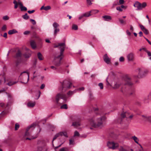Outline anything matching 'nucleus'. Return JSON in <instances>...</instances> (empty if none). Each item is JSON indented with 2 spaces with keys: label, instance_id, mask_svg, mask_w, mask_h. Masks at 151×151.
I'll return each instance as SVG.
<instances>
[{
  "label": "nucleus",
  "instance_id": "1",
  "mask_svg": "<svg viewBox=\"0 0 151 151\" xmlns=\"http://www.w3.org/2000/svg\"><path fill=\"white\" fill-rule=\"evenodd\" d=\"M54 47H59L60 49V53L59 54H57L55 55L54 60L55 65L56 66H59L61 64V61L63 57V52L65 47V42L60 43L58 45H54Z\"/></svg>",
  "mask_w": 151,
  "mask_h": 151
},
{
  "label": "nucleus",
  "instance_id": "2",
  "mask_svg": "<svg viewBox=\"0 0 151 151\" xmlns=\"http://www.w3.org/2000/svg\"><path fill=\"white\" fill-rule=\"evenodd\" d=\"M105 119V116H101L99 114H96L90 119L89 121L90 125L95 128H101L103 126V121Z\"/></svg>",
  "mask_w": 151,
  "mask_h": 151
},
{
  "label": "nucleus",
  "instance_id": "3",
  "mask_svg": "<svg viewBox=\"0 0 151 151\" xmlns=\"http://www.w3.org/2000/svg\"><path fill=\"white\" fill-rule=\"evenodd\" d=\"M35 124H32L31 126L28 127L26 129V131L25 133L24 136L27 137H30V138L27 137L26 138V139L31 140L32 139H34L37 137V134L39 133L41 131V129L39 128V131L37 135L35 136L32 135V132L35 127Z\"/></svg>",
  "mask_w": 151,
  "mask_h": 151
},
{
  "label": "nucleus",
  "instance_id": "4",
  "mask_svg": "<svg viewBox=\"0 0 151 151\" xmlns=\"http://www.w3.org/2000/svg\"><path fill=\"white\" fill-rule=\"evenodd\" d=\"M67 99V98L65 95L62 93H59L55 97V102L57 104L60 105L65 103Z\"/></svg>",
  "mask_w": 151,
  "mask_h": 151
},
{
  "label": "nucleus",
  "instance_id": "5",
  "mask_svg": "<svg viewBox=\"0 0 151 151\" xmlns=\"http://www.w3.org/2000/svg\"><path fill=\"white\" fill-rule=\"evenodd\" d=\"M137 72L138 73L137 75L135 77L138 78H142L145 77L148 73L149 71L146 69L142 71L141 69L139 68L137 69Z\"/></svg>",
  "mask_w": 151,
  "mask_h": 151
},
{
  "label": "nucleus",
  "instance_id": "6",
  "mask_svg": "<svg viewBox=\"0 0 151 151\" xmlns=\"http://www.w3.org/2000/svg\"><path fill=\"white\" fill-rule=\"evenodd\" d=\"M147 3L146 2L141 3L138 1L135 2L133 4L134 6L137 8V10H141L147 6Z\"/></svg>",
  "mask_w": 151,
  "mask_h": 151
},
{
  "label": "nucleus",
  "instance_id": "7",
  "mask_svg": "<svg viewBox=\"0 0 151 151\" xmlns=\"http://www.w3.org/2000/svg\"><path fill=\"white\" fill-rule=\"evenodd\" d=\"M107 145L109 148L115 149L119 146L117 143H115L114 142H109L107 143Z\"/></svg>",
  "mask_w": 151,
  "mask_h": 151
},
{
  "label": "nucleus",
  "instance_id": "8",
  "mask_svg": "<svg viewBox=\"0 0 151 151\" xmlns=\"http://www.w3.org/2000/svg\"><path fill=\"white\" fill-rule=\"evenodd\" d=\"M52 26L54 29V35H56L57 33L60 31V29L59 28V25L57 23L55 22L53 23Z\"/></svg>",
  "mask_w": 151,
  "mask_h": 151
},
{
  "label": "nucleus",
  "instance_id": "9",
  "mask_svg": "<svg viewBox=\"0 0 151 151\" xmlns=\"http://www.w3.org/2000/svg\"><path fill=\"white\" fill-rule=\"evenodd\" d=\"M124 81L125 82V84L129 86L132 84V83L131 81L130 78L128 76H126L124 78Z\"/></svg>",
  "mask_w": 151,
  "mask_h": 151
},
{
  "label": "nucleus",
  "instance_id": "10",
  "mask_svg": "<svg viewBox=\"0 0 151 151\" xmlns=\"http://www.w3.org/2000/svg\"><path fill=\"white\" fill-rule=\"evenodd\" d=\"M72 83L69 81H65L64 82L63 86L64 87H66L67 89L70 88L72 87Z\"/></svg>",
  "mask_w": 151,
  "mask_h": 151
},
{
  "label": "nucleus",
  "instance_id": "11",
  "mask_svg": "<svg viewBox=\"0 0 151 151\" xmlns=\"http://www.w3.org/2000/svg\"><path fill=\"white\" fill-rule=\"evenodd\" d=\"M25 76L26 77H27V81L25 82H22L23 83H27V82L29 79V73L27 71H24L22 73H21V76Z\"/></svg>",
  "mask_w": 151,
  "mask_h": 151
},
{
  "label": "nucleus",
  "instance_id": "12",
  "mask_svg": "<svg viewBox=\"0 0 151 151\" xmlns=\"http://www.w3.org/2000/svg\"><path fill=\"white\" fill-rule=\"evenodd\" d=\"M120 82L119 81H114L113 83V87L114 88H118L121 84Z\"/></svg>",
  "mask_w": 151,
  "mask_h": 151
},
{
  "label": "nucleus",
  "instance_id": "13",
  "mask_svg": "<svg viewBox=\"0 0 151 151\" xmlns=\"http://www.w3.org/2000/svg\"><path fill=\"white\" fill-rule=\"evenodd\" d=\"M93 11H96V12H98L99 11L97 10H92L88 12L84 13L83 14V16L85 17H88L91 15V12H93Z\"/></svg>",
  "mask_w": 151,
  "mask_h": 151
},
{
  "label": "nucleus",
  "instance_id": "14",
  "mask_svg": "<svg viewBox=\"0 0 151 151\" xmlns=\"http://www.w3.org/2000/svg\"><path fill=\"white\" fill-rule=\"evenodd\" d=\"M104 61L107 64H110L111 63V59L105 54L104 56Z\"/></svg>",
  "mask_w": 151,
  "mask_h": 151
},
{
  "label": "nucleus",
  "instance_id": "15",
  "mask_svg": "<svg viewBox=\"0 0 151 151\" xmlns=\"http://www.w3.org/2000/svg\"><path fill=\"white\" fill-rule=\"evenodd\" d=\"M103 19L105 21H109L112 19L111 16L109 15H105L102 17Z\"/></svg>",
  "mask_w": 151,
  "mask_h": 151
},
{
  "label": "nucleus",
  "instance_id": "16",
  "mask_svg": "<svg viewBox=\"0 0 151 151\" xmlns=\"http://www.w3.org/2000/svg\"><path fill=\"white\" fill-rule=\"evenodd\" d=\"M134 58V54L132 53H130L127 55V58L129 61H132Z\"/></svg>",
  "mask_w": 151,
  "mask_h": 151
},
{
  "label": "nucleus",
  "instance_id": "17",
  "mask_svg": "<svg viewBox=\"0 0 151 151\" xmlns=\"http://www.w3.org/2000/svg\"><path fill=\"white\" fill-rule=\"evenodd\" d=\"M35 102L30 101L27 104V106L29 107H33L35 105Z\"/></svg>",
  "mask_w": 151,
  "mask_h": 151
},
{
  "label": "nucleus",
  "instance_id": "18",
  "mask_svg": "<svg viewBox=\"0 0 151 151\" xmlns=\"http://www.w3.org/2000/svg\"><path fill=\"white\" fill-rule=\"evenodd\" d=\"M62 133L61 132H59V133L56 134L55 136L54 137H53L52 141V145L54 146V144H53V141L56 139L58 137H59L60 136H61V135Z\"/></svg>",
  "mask_w": 151,
  "mask_h": 151
},
{
  "label": "nucleus",
  "instance_id": "19",
  "mask_svg": "<svg viewBox=\"0 0 151 151\" xmlns=\"http://www.w3.org/2000/svg\"><path fill=\"white\" fill-rule=\"evenodd\" d=\"M142 117L144 118V119L145 121H148L151 123V116H146L142 115Z\"/></svg>",
  "mask_w": 151,
  "mask_h": 151
},
{
  "label": "nucleus",
  "instance_id": "20",
  "mask_svg": "<svg viewBox=\"0 0 151 151\" xmlns=\"http://www.w3.org/2000/svg\"><path fill=\"white\" fill-rule=\"evenodd\" d=\"M30 45L32 47L35 49L36 48V44L35 42L33 40H32L30 41Z\"/></svg>",
  "mask_w": 151,
  "mask_h": 151
},
{
  "label": "nucleus",
  "instance_id": "21",
  "mask_svg": "<svg viewBox=\"0 0 151 151\" xmlns=\"http://www.w3.org/2000/svg\"><path fill=\"white\" fill-rule=\"evenodd\" d=\"M37 57L40 60H42L44 59V57L40 52H38L37 53Z\"/></svg>",
  "mask_w": 151,
  "mask_h": 151
},
{
  "label": "nucleus",
  "instance_id": "22",
  "mask_svg": "<svg viewBox=\"0 0 151 151\" xmlns=\"http://www.w3.org/2000/svg\"><path fill=\"white\" fill-rule=\"evenodd\" d=\"M17 31L15 29H13L9 31L8 33L9 35H12L14 33H17Z\"/></svg>",
  "mask_w": 151,
  "mask_h": 151
},
{
  "label": "nucleus",
  "instance_id": "23",
  "mask_svg": "<svg viewBox=\"0 0 151 151\" xmlns=\"http://www.w3.org/2000/svg\"><path fill=\"white\" fill-rule=\"evenodd\" d=\"M126 113H123L121 114V119H119L118 120V122L119 123H121L122 121V119L124 118L126 116Z\"/></svg>",
  "mask_w": 151,
  "mask_h": 151
},
{
  "label": "nucleus",
  "instance_id": "24",
  "mask_svg": "<svg viewBox=\"0 0 151 151\" xmlns=\"http://www.w3.org/2000/svg\"><path fill=\"white\" fill-rule=\"evenodd\" d=\"M132 139L134 140V142L138 144H139V139L135 136H134L132 137Z\"/></svg>",
  "mask_w": 151,
  "mask_h": 151
},
{
  "label": "nucleus",
  "instance_id": "25",
  "mask_svg": "<svg viewBox=\"0 0 151 151\" xmlns=\"http://www.w3.org/2000/svg\"><path fill=\"white\" fill-rule=\"evenodd\" d=\"M81 125V124L79 122H74L72 124V126H74L76 128H78V126H80Z\"/></svg>",
  "mask_w": 151,
  "mask_h": 151
},
{
  "label": "nucleus",
  "instance_id": "26",
  "mask_svg": "<svg viewBox=\"0 0 151 151\" xmlns=\"http://www.w3.org/2000/svg\"><path fill=\"white\" fill-rule=\"evenodd\" d=\"M76 92V90L75 89L73 91H69L67 93V94L68 96H70Z\"/></svg>",
  "mask_w": 151,
  "mask_h": 151
},
{
  "label": "nucleus",
  "instance_id": "27",
  "mask_svg": "<svg viewBox=\"0 0 151 151\" xmlns=\"http://www.w3.org/2000/svg\"><path fill=\"white\" fill-rule=\"evenodd\" d=\"M21 55L20 52L19 50L16 54V58H20Z\"/></svg>",
  "mask_w": 151,
  "mask_h": 151
},
{
  "label": "nucleus",
  "instance_id": "28",
  "mask_svg": "<svg viewBox=\"0 0 151 151\" xmlns=\"http://www.w3.org/2000/svg\"><path fill=\"white\" fill-rule=\"evenodd\" d=\"M22 17L25 19H27L29 18V16H28L27 14L26 13L24 15L22 16Z\"/></svg>",
  "mask_w": 151,
  "mask_h": 151
},
{
  "label": "nucleus",
  "instance_id": "29",
  "mask_svg": "<svg viewBox=\"0 0 151 151\" xmlns=\"http://www.w3.org/2000/svg\"><path fill=\"white\" fill-rule=\"evenodd\" d=\"M24 56L25 58H29L31 56V54L29 53H26L25 54Z\"/></svg>",
  "mask_w": 151,
  "mask_h": 151
},
{
  "label": "nucleus",
  "instance_id": "30",
  "mask_svg": "<svg viewBox=\"0 0 151 151\" xmlns=\"http://www.w3.org/2000/svg\"><path fill=\"white\" fill-rule=\"evenodd\" d=\"M78 27L77 25L73 24L72 26V29L73 30H76L78 29Z\"/></svg>",
  "mask_w": 151,
  "mask_h": 151
},
{
  "label": "nucleus",
  "instance_id": "31",
  "mask_svg": "<svg viewBox=\"0 0 151 151\" xmlns=\"http://www.w3.org/2000/svg\"><path fill=\"white\" fill-rule=\"evenodd\" d=\"M147 50L145 48H142L139 50V51H142V52H146L147 51Z\"/></svg>",
  "mask_w": 151,
  "mask_h": 151
},
{
  "label": "nucleus",
  "instance_id": "32",
  "mask_svg": "<svg viewBox=\"0 0 151 151\" xmlns=\"http://www.w3.org/2000/svg\"><path fill=\"white\" fill-rule=\"evenodd\" d=\"M51 9V7L50 6H45V9L44 10L45 11H47L49 10L50 9Z\"/></svg>",
  "mask_w": 151,
  "mask_h": 151
},
{
  "label": "nucleus",
  "instance_id": "33",
  "mask_svg": "<svg viewBox=\"0 0 151 151\" xmlns=\"http://www.w3.org/2000/svg\"><path fill=\"white\" fill-rule=\"evenodd\" d=\"M16 82H10L7 83V85L10 86L16 83Z\"/></svg>",
  "mask_w": 151,
  "mask_h": 151
},
{
  "label": "nucleus",
  "instance_id": "34",
  "mask_svg": "<svg viewBox=\"0 0 151 151\" xmlns=\"http://www.w3.org/2000/svg\"><path fill=\"white\" fill-rule=\"evenodd\" d=\"M2 19L4 20H7L9 19V17L8 16L6 15L3 16Z\"/></svg>",
  "mask_w": 151,
  "mask_h": 151
},
{
  "label": "nucleus",
  "instance_id": "35",
  "mask_svg": "<svg viewBox=\"0 0 151 151\" xmlns=\"http://www.w3.org/2000/svg\"><path fill=\"white\" fill-rule=\"evenodd\" d=\"M139 26L140 27V28L141 29L142 31H143L146 28L143 25L141 24H139Z\"/></svg>",
  "mask_w": 151,
  "mask_h": 151
},
{
  "label": "nucleus",
  "instance_id": "36",
  "mask_svg": "<svg viewBox=\"0 0 151 151\" xmlns=\"http://www.w3.org/2000/svg\"><path fill=\"white\" fill-rule=\"evenodd\" d=\"M19 127V125L18 123H16L15 125V129L16 130H17Z\"/></svg>",
  "mask_w": 151,
  "mask_h": 151
},
{
  "label": "nucleus",
  "instance_id": "37",
  "mask_svg": "<svg viewBox=\"0 0 151 151\" xmlns=\"http://www.w3.org/2000/svg\"><path fill=\"white\" fill-rule=\"evenodd\" d=\"M61 109H67L68 108L67 105L66 104H64L61 106Z\"/></svg>",
  "mask_w": 151,
  "mask_h": 151
},
{
  "label": "nucleus",
  "instance_id": "38",
  "mask_svg": "<svg viewBox=\"0 0 151 151\" xmlns=\"http://www.w3.org/2000/svg\"><path fill=\"white\" fill-rule=\"evenodd\" d=\"M27 10V8L25 6H23L21 7V11H26Z\"/></svg>",
  "mask_w": 151,
  "mask_h": 151
},
{
  "label": "nucleus",
  "instance_id": "39",
  "mask_svg": "<svg viewBox=\"0 0 151 151\" xmlns=\"http://www.w3.org/2000/svg\"><path fill=\"white\" fill-rule=\"evenodd\" d=\"M84 89V88L83 87H81V88H80L78 89H76V92L77 91H83Z\"/></svg>",
  "mask_w": 151,
  "mask_h": 151
},
{
  "label": "nucleus",
  "instance_id": "40",
  "mask_svg": "<svg viewBox=\"0 0 151 151\" xmlns=\"http://www.w3.org/2000/svg\"><path fill=\"white\" fill-rule=\"evenodd\" d=\"M98 85H99V86L100 87V88L101 89H102L103 88V85L102 83H99V84Z\"/></svg>",
  "mask_w": 151,
  "mask_h": 151
},
{
  "label": "nucleus",
  "instance_id": "41",
  "mask_svg": "<svg viewBox=\"0 0 151 151\" xmlns=\"http://www.w3.org/2000/svg\"><path fill=\"white\" fill-rule=\"evenodd\" d=\"M143 31L146 35H148L149 34V31L146 28H145Z\"/></svg>",
  "mask_w": 151,
  "mask_h": 151
},
{
  "label": "nucleus",
  "instance_id": "42",
  "mask_svg": "<svg viewBox=\"0 0 151 151\" xmlns=\"http://www.w3.org/2000/svg\"><path fill=\"white\" fill-rule=\"evenodd\" d=\"M42 148L44 151H48V147L46 146Z\"/></svg>",
  "mask_w": 151,
  "mask_h": 151
},
{
  "label": "nucleus",
  "instance_id": "43",
  "mask_svg": "<svg viewBox=\"0 0 151 151\" xmlns=\"http://www.w3.org/2000/svg\"><path fill=\"white\" fill-rule=\"evenodd\" d=\"M61 132V133H62V134L61 135V136L63 135L65 137H68L67 134L66 132Z\"/></svg>",
  "mask_w": 151,
  "mask_h": 151
},
{
  "label": "nucleus",
  "instance_id": "44",
  "mask_svg": "<svg viewBox=\"0 0 151 151\" xmlns=\"http://www.w3.org/2000/svg\"><path fill=\"white\" fill-rule=\"evenodd\" d=\"M92 1H91V0H86L87 3L89 5H91L92 4V3L91 2Z\"/></svg>",
  "mask_w": 151,
  "mask_h": 151
},
{
  "label": "nucleus",
  "instance_id": "45",
  "mask_svg": "<svg viewBox=\"0 0 151 151\" xmlns=\"http://www.w3.org/2000/svg\"><path fill=\"white\" fill-rule=\"evenodd\" d=\"M30 33V31H25L23 33L24 35H28Z\"/></svg>",
  "mask_w": 151,
  "mask_h": 151
},
{
  "label": "nucleus",
  "instance_id": "46",
  "mask_svg": "<svg viewBox=\"0 0 151 151\" xmlns=\"http://www.w3.org/2000/svg\"><path fill=\"white\" fill-rule=\"evenodd\" d=\"M116 9L120 12L122 11V9L121 8L120 6H118L116 7Z\"/></svg>",
  "mask_w": 151,
  "mask_h": 151
},
{
  "label": "nucleus",
  "instance_id": "47",
  "mask_svg": "<svg viewBox=\"0 0 151 151\" xmlns=\"http://www.w3.org/2000/svg\"><path fill=\"white\" fill-rule=\"evenodd\" d=\"M30 20L31 22H32V23L33 24L35 25L36 24V22L34 19H30Z\"/></svg>",
  "mask_w": 151,
  "mask_h": 151
},
{
  "label": "nucleus",
  "instance_id": "48",
  "mask_svg": "<svg viewBox=\"0 0 151 151\" xmlns=\"http://www.w3.org/2000/svg\"><path fill=\"white\" fill-rule=\"evenodd\" d=\"M119 20L121 24H125V21H124L122 19L120 18L119 19Z\"/></svg>",
  "mask_w": 151,
  "mask_h": 151
},
{
  "label": "nucleus",
  "instance_id": "49",
  "mask_svg": "<svg viewBox=\"0 0 151 151\" xmlns=\"http://www.w3.org/2000/svg\"><path fill=\"white\" fill-rule=\"evenodd\" d=\"M79 135V133L77 131L75 132L74 136H78Z\"/></svg>",
  "mask_w": 151,
  "mask_h": 151
},
{
  "label": "nucleus",
  "instance_id": "50",
  "mask_svg": "<svg viewBox=\"0 0 151 151\" xmlns=\"http://www.w3.org/2000/svg\"><path fill=\"white\" fill-rule=\"evenodd\" d=\"M42 147H38L37 148V150L36 151H42Z\"/></svg>",
  "mask_w": 151,
  "mask_h": 151
},
{
  "label": "nucleus",
  "instance_id": "51",
  "mask_svg": "<svg viewBox=\"0 0 151 151\" xmlns=\"http://www.w3.org/2000/svg\"><path fill=\"white\" fill-rule=\"evenodd\" d=\"M84 17L83 16V14L80 15L78 17V19L79 20L83 19Z\"/></svg>",
  "mask_w": 151,
  "mask_h": 151
},
{
  "label": "nucleus",
  "instance_id": "52",
  "mask_svg": "<svg viewBox=\"0 0 151 151\" xmlns=\"http://www.w3.org/2000/svg\"><path fill=\"white\" fill-rule=\"evenodd\" d=\"M21 59L20 58V59H19V60H17V61L16 62V65H18L19 64V63H20L21 62Z\"/></svg>",
  "mask_w": 151,
  "mask_h": 151
},
{
  "label": "nucleus",
  "instance_id": "53",
  "mask_svg": "<svg viewBox=\"0 0 151 151\" xmlns=\"http://www.w3.org/2000/svg\"><path fill=\"white\" fill-rule=\"evenodd\" d=\"M124 58L123 57H121L119 59V60L120 62H123L124 61Z\"/></svg>",
  "mask_w": 151,
  "mask_h": 151
},
{
  "label": "nucleus",
  "instance_id": "54",
  "mask_svg": "<svg viewBox=\"0 0 151 151\" xmlns=\"http://www.w3.org/2000/svg\"><path fill=\"white\" fill-rule=\"evenodd\" d=\"M119 4H122L124 3V0H119Z\"/></svg>",
  "mask_w": 151,
  "mask_h": 151
},
{
  "label": "nucleus",
  "instance_id": "55",
  "mask_svg": "<svg viewBox=\"0 0 151 151\" xmlns=\"http://www.w3.org/2000/svg\"><path fill=\"white\" fill-rule=\"evenodd\" d=\"M6 25H4L2 27V30H5L6 29Z\"/></svg>",
  "mask_w": 151,
  "mask_h": 151
},
{
  "label": "nucleus",
  "instance_id": "56",
  "mask_svg": "<svg viewBox=\"0 0 151 151\" xmlns=\"http://www.w3.org/2000/svg\"><path fill=\"white\" fill-rule=\"evenodd\" d=\"M130 30L131 32H132L134 30V28L132 25L130 26Z\"/></svg>",
  "mask_w": 151,
  "mask_h": 151
},
{
  "label": "nucleus",
  "instance_id": "57",
  "mask_svg": "<svg viewBox=\"0 0 151 151\" xmlns=\"http://www.w3.org/2000/svg\"><path fill=\"white\" fill-rule=\"evenodd\" d=\"M127 34V35L130 36L131 35V32L128 30H127L126 31Z\"/></svg>",
  "mask_w": 151,
  "mask_h": 151
},
{
  "label": "nucleus",
  "instance_id": "58",
  "mask_svg": "<svg viewBox=\"0 0 151 151\" xmlns=\"http://www.w3.org/2000/svg\"><path fill=\"white\" fill-rule=\"evenodd\" d=\"M69 141H70V142H69L70 145H71V144H73V143L74 142V141L72 139H70Z\"/></svg>",
  "mask_w": 151,
  "mask_h": 151
},
{
  "label": "nucleus",
  "instance_id": "59",
  "mask_svg": "<svg viewBox=\"0 0 151 151\" xmlns=\"http://www.w3.org/2000/svg\"><path fill=\"white\" fill-rule=\"evenodd\" d=\"M146 52L147 53L148 56L150 57L151 56V52L150 51L147 50Z\"/></svg>",
  "mask_w": 151,
  "mask_h": 151
},
{
  "label": "nucleus",
  "instance_id": "60",
  "mask_svg": "<svg viewBox=\"0 0 151 151\" xmlns=\"http://www.w3.org/2000/svg\"><path fill=\"white\" fill-rule=\"evenodd\" d=\"M35 10H32L31 11L29 10L27 12L28 13L30 14L33 13L35 12Z\"/></svg>",
  "mask_w": 151,
  "mask_h": 151
},
{
  "label": "nucleus",
  "instance_id": "61",
  "mask_svg": "<svg viewBox=\"0 0 151 151\" xmlns=\"http://www.w3.org/2000/svg\"><path fill=\"white\" fill-rule=\"evenodd\" d=\"M18 5H19L20 6V8L21 7L23 6L22 4L20 1H19L18 2Z\"/></svg>",
  "mask_w": 151,
  "mask_h": 151
},
{
  "label": "nucleus",
  "instance_id": "62",
  "mask_svg": "<svg viewBox=\"0 0 151 151\" xmlns=\"http://www.w3.org/2000/svg\"><path fill=\"white\" fill-rule=\"evenodd\" d=\"M45 87V85L44 84H42L41 87H40V88L41 89H43Z\"/></svg>",
  "mask_w": 151,
  "mask_h": 151
},
{
  "label": "nucleus",
  "instance_id": "63",
  "mask_svg": "<svg viewBox=\"0 0 151 151\" xmlns=\"http://www.w3.org/2000/svg\"><path fill=\"white\" fill-rule=\"evenodd\" d=\"M139 37H141L142 36V35H143V33L142 32H139Z\"/></svg>",
  "mask_w": 151,
  "mask_h": 151
},
{
  "label": "nucleus",
  "instance_id": "64",
  "mask_svg": "<svg viewBox=\"0 0 151 151\" xmlns=\"http://www.w3.org/2000/svg\"><path fill=\"white\" fill-rule=\"evenodd\" d=\"M120 151H126L125 149H124L122 147L120 149Z\"/></svg>",
  "mask_w": 151,
  "mask_h": 151
}]
</instances>
